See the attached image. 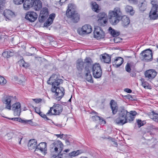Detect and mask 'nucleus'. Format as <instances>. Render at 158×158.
Returning <instances> with one entry per match:
<instances>
[{
  "instance_id": "2f4dec72",
  "label": "nucleus",
  "mask_w": 158,
  "mask_h": 158,
  "mask_svg": "<svg viewBox=\"0 0 158 158\" xmlns=\"http://www.w3.org/2000/svg\"><path fill=\"white\" fill-rule=\"evenodd\" d=\"M109 30L111 35L113 37H116L119 35L120 34V33L119 32L115 31L111 27L109 28Z\"/></svg>"
},
{
  "instance_id": "09e8293b",
  "label": "nucleus",
  "mask_w": 158,
  "mask_h": 158,
  "mask_svg": "<svg viewBox=\"0 0 158 158\" xmlns=\"http://www.w3.org/2000/svg\"><path fill=\"white\" fill-rule=\"evenodd\" d=\"M142 85L145 88H148V83L146 81H142Z\"/></svg>"
},
{
  "instance_id": "680f3d73",
  "label": "nucleus",
  "mask_w": 158,
  "mask_h": 158,
  "mask_svg": "<svg viewBox=\"0 0 158 158\" xmlns=\"http://www.w3.org/2000/svg\"><path fill=\"white\" fill-rule=\"evenodd\" d=\"M33 100L36 103H39L41 101V99H33Z\"/></svg>"
},
{
  "instance_id": "13d9d810",
  "label": "nucleus",
  "mask_w": 158,
  "mask_h": 158,
  "mask_svg": "<svg viewBox=\"0 0 158 158\" xmlns=\"http://www.w3.org/2000/svg\"><path fill=\"white\" fill-rule=\"evenodd\" d=\"M157 2V1L156 0H153L151 1V3L153 6H154L155 5H158L156 4V3Z\"/></svg>"
},
{
  "instance_id": "ddd939ff",
  "label": "nucleus",
  "mask_w": 158,
  "mask_h": 158,
  "mask_svg": "<svg viewBox=\"0 0 158 158\" xmlns=\"http://www.w3.org/2000/svg\"><path fill=\"white\" fill-rule=\"evenodd\" d=\"M56 76L55 75H52L50 77L49 80L47 81L48 84H51V83H49V82L51 80L53 81V80H55L54 81L52 82V88H57V87H58V86L60 84L63 83V80L62 79L57 78H56V79H53V78H55Z\"/></svg>"
},
{
  "instance_id": "8fccbe9b",
  "label": "nucleus",
  "mask_w": 158,
  "mask_h": 158,
  "mask_svg": "<svg viewBox=\"0 0 158 158\" xmlns=\"http://www.w3.org/2000/svg\"><path fill=\"white\" fill-rule=\"evenodd\" d=\"M53 107H51L50 108V110L48 111V113H47V115H55L54 114H53V111L52 110H53Z\"/></svg>"
},
{
  "instance_id": "4c0bfd02",
  "label": "nucleus",
  "mask_w": 158,
  "mask_h": 158,
  "mask_svg": "<svg viewBox=\"0 0 158 158\" xmlns=\"http://www.w3.org/2000/svg\"><path fill=\"white\" fill-rule=\"evenodd\" d=\"M19 62L20 65L24 67L27 68L29 66L28 63L25 62L23 59L20 60Z\"/></svg>"
},
{
  "instance_id": "4468645a",
  "label": "nucleus",
  "mask_w": 158,
  "mask_h": 158,
  "mask_svg": "<svg viewBox=\"0 0 158 158\" xmlns=\"http://www.w3.org/2000/svg\"><path fill=\"white\" fill-rule=\"evenodd\" d=\"M21 104L19 102H16L11 106L12 109L14 111L15 116H19L21 112Z\"/></svg>"
},
{
  "instance_id": "39448f33",
  "label": "nucleus",
  "mask_w": 158,
  "mask_h": 158,
  "mask_svg": "<svg viewBox=\"0 0 158 158\" xmlns=\"http://www.w3.org/2000/svg\"><path fill=\"white\" fill-rule=\"evenodd\" d=\"M152 50L148 49L141 52L140 54V58L142 60L148 62L152 60Z\"/></svg>"
},
{
  "instance_id": "aec40b11",
  "label": "nucleus",
  "mask_w": 158,
  "mask_h": 158,
  "mask_svg": "<svg viewBox=\"0 0 158 158\" xmlns=\"http://www.w3.org/2000/svg\"><path fill=\"white\" fill-rule=\"evenodd\" d=\"M135 66V64L133 62H128L126 65L125 69L126 71L130 73L131 72V70H134Z\"/></svg>"
},
{
  "instance_id": "a18cd8bd",
  "label": "nucleus",
  "mask_w": 158,
  "mask_h": 158,
  "mask_svg": "<svg viewBox=\"0 0 158 158\" xmlns=\"http://www.w3.org/2000/svg\"><path fill=\"white\" fill-rule=\"evenodd\" d=\"M52 22L50 20H48V19L44 23V26L45 27H47L50 25Z\"/></svg>"
},
{
  "instance_id": "e2e57ef3",
  "label": "nucleus",
  "mask_w": 158,
  "mask_h": 158,
  "mask_svg": "<svg viewBox=\"0 0 158 158\" xmlns=\"http://www.w3.org/2000/svg\"><path fill=\"white\" fill-rule=\"evenodd\" d=\"M126 91L128 93H131L132 92V90L129 89L127 88L126 89Z\"/></svg>"
},
{
  "instance_id": "c03bdc74",
  "label": "nucleus",
  "mask_w": 158,
  "mask_h": 158,
  "mask_svg": "<svg viewBox=\"0 0 158 158\" xmlns=\"http://www.w3.org/2000/svg\"><path fill=\"white\" fill-rule=\"evenodd\" d=\"M104 20L103 19H98V22L99 23L100 25L103 26H105L107 23V22L105 23Z\"/></svg>"
},
{
  "instance_id": "c756f323",
  "label": "nucleus",
  "mask_w": 158,
  "mask_h": 158,
  "mask_svg": "<svg viewBox=\"0 0 158 158\" xmlns=\"http://www.w3.org/2000/svg\"><path fill=\"white\" fill-rule=\"evenodd\" d=\"M149 115L150 118L156 122H158V114L154 111H152Z\"/></svg>"
},
{
  "instance_id": "dca6fc26",
  "label": "nucleus",
  "mask_w": 158,
  "mask_h": 158,
  "mask_svg": "<svg viewBox=\"0 0 158 158\" xmlns=\"http://www.w3.org/2000/svg\"><path fill=\"white\" fill-rule=\"evenodd\" d=\"M53 114L55 115H59L62 111V106L60 104H55L53 106Z\"/></svg>"
},
{
  "instance_id": "ea45409f",
  "label": "nucleus",
  "mask_w": 158,
  "mask_h": 158,
  "mask_svg": "<svg viewBox=\"0 0 158 158\" xmlns=\"http://www.w3.org/2000/svg\"><path fill=\"white\" fill-rule=\"evenodd\" d=\"M48 17L40 14L39 17V20L40 23H43Z\"/></svg>"
},
{
  "instance_id": "bb28decb",
  "label": "nucleus",
  "mask_w": 158,
  "mask_h": 158,
  "mask_svg": "<svg viewBox=\"0 0 158 158\" xmlns=\"http://www.w3.org/2000/svg\"><path fill=\"white\" fill-rule=\"evenodd\" d=\"M4 16L8 19L12 17L14 15V13L9 10H6L4 11L3 14Z\"/></svg>"
},
{
  "instance_id": "f8f14e48",
  "label": "nucleus",
  "mask_w": 158,
  "mask_h": 158,
  "mask_svg": "<svg viewBox=\"0 0 158 158\" xmlns=\"http://www.w3.org/2000/svg\"><path fill=\"white\" fill-rule=\"evenodd\" d=\"M38 15L34 11H28L26 13L25 18L31 22H34L37 19Z\"/></svg>"
},
{
  "instance_id": "72a5a7b5",
  "label": "nucleus",
  "mask_w": 158,
  "mask_h": 158,
  "mask_svg": "<svg viewBox=\"0 0 158 158\" xmlns=\"http://www.w3.org/2000/svg\"><path fill=\"white\" fill-rule=\"evenodd\" d=\"M40 14L46 17H48V10L47 7H44L41 10Z\"/></svg>"
},
{
  "instance_id": "49530a36",
  "label": "nucleus",
  "mask_w": 158,
  "mask_h": 158,
  "mask_svg": "<svg viewBox=\"0 0 158 158\" xmlns=\"http://www.w3.org/2000/svg\"><path fill=\"white\" fill-rule=\"evenodd\" d=\"M24 0H14V3L16 5H19L22 4Z\"/></svg>"
},
{
  "instance_id": "6e6d98bb",
  "label": "nucleus",
  "mask_w": 158,
  "mask_h": 158,
  "mask_svg": "<svg viewBox=\"0 0 158 158\" xmlns=\"http://www.w3.org/2000/svg\"><path fill=\"white\" fill-rule=\"evenodd\" d=\"M129 2L131 3L136 4L137 3V0H128Z\"/></svg>"
},
{
  "instance_id": "393cba45",
  "label": "nucleus",
  "mask_w": 158,
  "mask_h": 158,
  "mask_svg": "<svg viewBox=\"0 0 158 158\" xmlns=\"http://www.w3.org/2000/svg\"><path fill=\"white\" fill-rule=\"evenodd\" d=\"M28 146L29 149L31 150L35 148L36 149L37 147V142L35 140V139L30 140L28 143Z\"/></svg>"
},
{
  "instance_id": "c85d7f7f",
  "label": "nucleus",
  "mask_w": 158,
  "mask_h": 158,
  "mask_svg": "<svg viewBox=\"0 0 158 158\" xmlns=\"http://www.w3.org/2000/svg\"><path fill=\"white\" fill-rule=\"evenodd\" d=\"M128 114L129 116V121L131 122L133 121L137 114V113L135 111H131L129 112L128 111Z\"/></svg>"
},
{
  "instance_id": "a878e982",
  "label": "nucleus",
  "mask_w": 158,
  "mask_h": 158,
  "mask_svg": "<svg viewBox=\"0 0 158 158\" xmlns=\"http://www.w3.org/2000/svg\"><path fill=\"white\" fill-rule=\"evenodd\" d=\"M68 9L66 11V15H69L71 13H72L75 12V9L76 8V6L72 4H69L68 6Z\"/></svg>"
},
{
  "instance_id": "e433bc0d",
  "label": "nucleus",
  "mask_w": 158,
  "mask_h": 158,
  "mask_svg": "<svg viewBox=\"0 0 158 158\" xmlns=\"http://www.w3.org/2000/svg\"><path fill=\"white\" fill-rule=\"evenodd\" d=\"M81 153V152H80V151L79 150H77L76 151H74L70 153L69 154V155L67 154L68 156H67V157L68 156H69L71 157L72 156H78V155L80 154Z\"/></svg>"
},
{
  "instance_id": "f704fd0d",
  "label": "nucleus",
  "mask_w": 158,
  "mask_h": 158,
  "mask_svg": "<svg viewBox=\"0 0 158 158\" xmlns=\"http://www.w3.org/2000/svg\"><path fill=\"white\" fill-rule=\"evenodd\" d=\"M17 121H18L19 122H21L23 123H29L31 125H32L33 124L31 120H23L21 118H17Z\"/></svg>"
},
{
  "instance_id": "f3484780",
  "label": "nucleus",
  "mask_w": 158,
  "mask_h": 158,
  "mask_svg": "<svg viewBox=\"0 0 158 158\" xmlns=\"http://www.w3.org/2000/svg\"><path fill=\"white\" fill-rule=\"evenodd\" d=\"M67 16L70 18L74 23H77L80 19V15L75 11L72 13H71Z\"/></svg>"
},
{
  "instance_id": "473e14b6",
  "label": "nucleus",
  "mask_w": 158,
  "mask_h": 158,
  "mask_svg": "<svg viewBox=\"0 0 158 158\" xmlns=\"http://www.w3.org/2000/svg\"><path fill=\"white\" fill-rule=\"evenodd\" d=\"M125 10L126 12L129 13L132 15H133L135 13V11L133 10V7L129 6H126Z\"/></svg>"
},
{
  "instance_id": "69168bd1",
  "label": "nucleus",
  "mask_w": 158,
  "mask_h": 158,
  "mask_svg": "<svg viewBox=\"0 0 158 158\" xmlns=\"http://www.w3.org/2000/svg\"><path fill=\"white\" fill-rule=\"evenodd\" d=\"M130 75L132 77H135L136 76V73H135L132 72L131 73Z\"/></svg>"
},
{
  "instance_id": "1a4fd4ad",
  "label": "nucleus",
  "mask_w": 158,
  "mask_h": 158,
  "mask_svg": "<svg viewBox=\"0 0 158 158\" xmlns=\"http://www.w3.org/2000/svg\"><path fill=\"white\" fill-rule=\"evenodd\" d=\"M92 31V29L90 25L85 24L81 28H79L77 30V32L79 34L82 35L89 34Z\"/></svg>"
},
{
  "instance_id": "79ce46f5",
  "label": "nucleus",
  "mask_w": 158,
  "mask_h": 158,
  "mask_svg": "<svg viewBox=\"0 0 158 158\" xmlns=\"http://www.w3.org/2000/svg\"><path fill=\"white\" fill-rule=\"evenodd\" d=\"M6 83V80L3 77L0 76V84L3 85Z\"/></svg>"
},
{
  "instance_id": "58836bf2",
  "label": "nucleus",
  "mask_w": 158,
  "mask_h": 158,
  "mask_svg": "<svg viewBox=\"0 0 158 158\" xmlns=\"http://www.w3.org/2000/svg\"><path fill=\"white\" fill-rule=\"evenodd\" d=\"M92 10L96 12H98V6L96 2H92Z\"/></svg>"
},
{
  "instance_id": "de8ad7c7",
  "label": "nucleus",
  "mask_w": 158,
  "mask_h": 158,
  "mask_svg": "<svg viewBox=\"0 0 158 158\" xmlns=\"http://www.w3.org/2000/svg\"><path fill=\"white\" fill-rule=\"evenodd\" d=\"M55 17V14H52L49 15V17L48 18V20H50L52 22Z\"/></svg>"
},
{
  "instance_id": "7ed1b4c3",
  "label": "nucleus",
  "mask_w": 158,
  "mask_h": 158,
  "mask_svg": "<svg viewBox=\"0 0 158 158\" xmlns=\"http://www.w3.org/2000/svg\"><path fill=\"white\" fill-rule=\"evenodd\" d=\"M118 116L114 120L115 124L123 125L129 121V116L127 111L123 106L120 107L118 111Z\"/></svg>"
},
{
  "instance_id": "603ef678",
  "label": "nucleus",
  "mask_w": 158,
  "mask_h": 158,
  "mask_svg": "<svg viewBox=\"0 0 158 158\" xmlns=\"http://www.w3.org/2000/svg\"><path fill=\"white\" fill-rule=\"evenodd\" d=\"M137 123L138 125V127H140L141 126L143 125V123L142 121L139 119H138L137 121Z\"/></svg>"
},
{
  "instance_id": "423d86ee",
  "label": "nucleus",
  "mask_w": 158,
  "mask_h": 158,
  "mask_svg": "<svg viewBox=\"0 0 158 158\" xmlns=\"http://www.w3.org/2000/svg\"><path fill=\"white\" fill-rule=\"evenodd\" d=\"M51 91L52 92H55L56 99L59 101L63 97L64 94V89L62 87H57V88H52Z\"/></svg>"
},
{
  "instance_id": "a211bd4d",
  "label": "nucleus",
  "mask_w": 158,
  "mask_h": 158,
  "mask_svg": "<svg viewBox=\"0 0 158 158\" xmlns=\"http://www.w3.org/2000/svg\"><path fill=\"white\" fill-rule=\"evenodd\" d=\"M47 143L45 142L41 143L37 146L35 150V151L40 150L41 152L44 153L47 151Z\"/></svg>"
},
{
  "instance_id": "9d476101",
  "label": "nucleus",
  "mask_w": 158,
  "mask_h": 158,
  "mask_svg": "<svg viewBox=\"0 0 158 158\" xmlns=\"http://www.w3.org/2000/svg\"><path fill=\"white\" fill-rule=\"evenodd\" d=\"M149 17L151 19H158V5H155L152 7Z\"/></svg>"
},
{
  "instance_id": "6ab92c4d",
  "label": "nucleus",
  "mask_w": 158,
  "mask_h": 158,
  "mask_svg": "<svg viewBox=\"0 0 158 158\" xmlns=\"http://www.w3.org/2000/svg\"><path fill=\"white\" fill-rule=\"evenodd\" d=\"M123 59L120 57H118L114 59V61H113V65L115 68H118L123 63Z\"/></svg>"
},
{
  "instance_id": "cd10ccee",
  "label": "nucleus",
  "mask_w": 158,
  "mask_h": 158,
  "mask_svg": "<svg viewBox=\"0 0 158 158\" xmlns=\"http://www.w3.org/2000/svg\"><path fill=\"white\" fill-rule=\"evenodd\" d=\"M98 19H102L104 20L105 23L107 22L108 19L107 15L103 12H101L99 13L98 15Z\"/></svg>"
},
{
  "instance_id": "9b49d317",
  "label": "nucleus",
  "mask_w": 158,
  "mask_h": 158,
  "mask_svg": "<svg viewBox=\"0 0 158 158\" xmlns=\"http://www.w3.org/2000/svg\"><path fill=\"white\" fill-rule=\"evenodd\" d=\"M94 33L95 38L97 39L103 38L105 36L104 32L101 30V28L98 26L95 27Z\"/></svg>"
},
{
  "instance_id": "412c9836",
  "label": "nucleus",
  "mask_w": 158,
  "mask_h": 158,
  "mask_svg": "<svg viewBox=\"0 0 158 158\" xmlns=\"http://www.w3.org/2000/svg\"><path fill=\"white\" fill-rule=\"evenodd\" d=\"M110 105L112 113L114 115L116 114L118 110V106L117 103L113 100L110 102Z\"/></svg>"
},
{
  "instance_id": "3c124183",
  "label": "nucleus",
  "mask_w": 158,
  "mask_h": 158,
  "mask_svg": "<svg viewBox=\"0 0 158 158\" xmlns=\"http://www.w3.org/2000/svg\"><path fill=\"white\" fill-rule=\"evenodd\" d=\"M149 129L150 130H154L158 132V127H156L153 125H151L149 127Z\"/></svg>"
},
{
  "instance_id": "20e7f679",
  "label": "nucleus",
  "mask_w": 158,
  "mask_h": 158,
  "mask_svg": "<svg viewBox=\"0 0 158 158\" xmlns=\"http://www.w3.org/2000/svg\"><path fill=\"white\" fill-rule=\"evenodd\" d=\"M23 6L24 9L26 10L32 7L35 10H39L41 8L42 5L40 0H26Z\"/></svg>"
},
{
  "instance_id": "c9c22d12",
  "label": "nucleus",
  "mask_w": 158,
  "mask_h": 158,
  "mask_svg": "<svg viewBox=\"0 0 158 158\" xmlns=\"http://www.w3.org/2000/svg\"><path fill=\"white\" fill-rule=\"evenodd\" d=\"M86 79V80L91 83L93 82V80L90 72H87L85 73Z\"/></svg>"
},
{
  "instance_id": "b1692460",
  "label": "nucleus",
  "mask_w": 158,
  "mask_h": 158,
  "mask_svg": "<svg viewBox=\"0 0 158 158\" xmlns=\"http://www.w3.org/2000/svg\"><path fill=\"white\" fill-rule=\"evenodd\" d=\"M147 3L145 0H140L138 6L140 10L141 11H145L147 8Z\"/></svg>"
},
{
  "instance_id": "2eb2a0df",
  "label": "nucleus",
  "mask_w": 158,
  "mask_h": 158,
  "mask_svg": "<svg viewBox=\"0 0 158 158\" xmlns=\"http://www.w3.org/2000/svg\"><path fill=\"white\" fill-rule=\"evenodd\" d=\"M157 73L154 69H149L146 71L144 75L146 78L149 79H152L154 78L157 75Z\"/></svg>"
},
{
  "instance_id": "0e129e2a",
  "label": "nucleus",
  "mask_w": 158,
  "mask_h": 158,
  "mask_svg": "<svg viewBox=\"0 0 158 158\" xmlns=\"http://www.w3.org/2000/svg\"><path fill=\"white\" fill-rule=\"evenodd\" d=\"M89 66H88L87 65V66H86L85 68V70L87 72H90L89 70Z\"/></svg>"
},
{
  "instance_id": "37998d69",
  "label": "nucleus",
  "mask_w": 158,
  "mask_h": 158,
  "mask_svg": "<svg viewBox=\"0 0 158 158\" xmlns=\"http://www.w3.org/2000/svg\"><path fill=\"white\" fill-rule=\"evenodd\" d=\"M57 138H60V139H66V137L67 135H64L63 134H55Z\"/></svg>"
},
{
  "instance_id": "4be33fe9",
  "label": "nucleus",
  "mask_w": 158,
  "mask_h": 158,
  "mask_svg": "<svg viewBox=\"0 0 158 158\" xmlns=\"http://www.w3.org/2000/svg\"><path fill=\"white\" fill-rule=\"evenodd\" d=\"M77 68L79 74L81 73L84 68V62L81 59L77 60Z\"/></svg>"
},
{
  "instance_id": "4d7b16f0",
  "label": "nucleus",
  "mask_w": 158,
  "mask_h": 158,
  "mask_svg": "<svg viewBox=\"0 0 158 158\" xmlns=\"http://www.w3.org/2000/svg\"><path fill=\"white\" fill-rule=\"evenodd\" d=\"M34 109L35 110V112L38 114L41 112L40 109L37 107H35L34 108Z\"/></svg>"
},
{
  "instance_id": "774afa93",
  "label": "nucleus",
  "mask_w": 158,
  "mask_h": 158,
  "mask_svg": "<svg viewBox=\"0 0 158 158\" xmlns=\"http://www.w3.org/2000/svg\"><path fill=\"white\" fill-rule=\"evenodd\" d=\"M54 124L56 125V126H57L58 127H61V124H55V123H54Z\"/></svg>"
},
{
  "instance_id": "338daca9",
  "label": "nucleus",
  "mask_w": 158,
  "mask_h": 158,
  "mask_svg": "<svg viewBox=\"0 0 158 158\" xmlns=\"http://www.w3.org/2000/svg\"><path fill=\"white\" fill-rule=\"evenodd\" d=\"M118 39H119V38L116 37L114 39V41L115 43H118V41L117 40Z\"/></svg>"
},
{
  "instance_id": "864d4df0",
  "label": "nucleus",
  "mask_w": 158,
  "mask_h": 158,
  "mask_svg": "<svg viewBox=\"0 0 158 158\" xmlns=\"http://www.w3.org/2000/svg\"><path fill=\"white\" fill-rule=\"evenodd\" d=\"M99 120V123L101 124L104 125L106 123L105 120L103 118L101 117H100V118Z\"/></svg>"
},
{
  "instance_id": "bf43d9fd",
  "label": "nucleus",
  "mask_w": 158,
  "mask_h": 158,
  "mask_svg": "<svg viewBox=\"0 0 158 158\" xmlns=\"http://www.w3.org/2000/svg\"><path fill=\"white\" fill-rule=\"evenodd\" d=\"M42 117L44 118V117H46V115L43 114L42 112H41L39 114Z\"/></svg>"
},
{
  "instance_id": "7c9ffc66",
  "label": "nucleus",
  "mask_w": 158,
  "mask_h": 158,
  "mask_svg": "<svg viewBox=\"0 0 158 158\" xmlns=\"http://www.w3.org/2000/svg\"><path fill=\"white\" fill-rule=\"evenodd\" d=\"M14 54V52L13 51H7L3 52L2 54V55L4 57L8 58L13 56Z\"/></svg>"
},
{
  "instance_id": "6e6552de",
  "label": "nucleus",
  "mask_w": 158,
  "mask_h": 158,
  "mask_svg": "<svg viewBox=\"0 0 158 158\" xmlns=\"http://www.w3.org/2000/svg\"><path fill=\"white\" fill-rule=\"evenodd\" d=\"M92 71L94 77L98 78L101 77L102 71L100 65L99 64H95L92 67Z\"/></svg>"
},
{
  "instance_id": "052dcab7",
  "label": "nucleus",
  "mask_w": 158,
  "mask_h": 158,
  "mask_svg": "<svg viewBox=\"0 0 158 158\" xmlns=\"http://www.w3.org/2000/svg\"><path fill=\"white\" fill-rule=\"evenodd\" d=\"M65 139V142L66 144L68 146L70 145V142L69 141V140L68 139H66H66Z\"/></svg>"
},
{
  "instance_id": "f03ea898",
  "label": "nucleus",
  "mask_w": 158,
  "mask_h": 158,
  "mask_svg": "<svg viewBox=\"0 0 158 158\" xmlns=\"http://www.w3.org/2000/svg\"><path fill=\"white\" fill-rule=\"evenodd\" d=\"M64 144L60 140H56L51 143L50 146L51 158H67V154L62 153Z\"/></svg>"
},
{
  "instance_id": "a19ab883",
  "label": "nucleus",
  "mask_w": 158,
  "mask_h": 158,
  "mask_svg": "<svg viewBox=\"0 0 158 158\" xmlns=\"http://www.w3.org/2000/svg\"><path fill=\"white\" fill-rule=\"evenodd\" d=\"M84 60L85 63H86L88 66H89L90 65H91L92 60L91 58H86Z\"/></svg>"
},
{
  "instance_id": "0eeeda50",
  "label": "nucleus",
  "mask_w": 158,
  "mask_h": 158,
  "mask_svg": "<svg viewBox=\"0 0 158 158\" xmlns=\"http://www.w3.org/2000/svg\"><path fill=\"white\" fill-rule=\"evenodd\" d=\"M13 100V97L11 96L6 95L2 98L3 103L5 105V108L8 110H11V104Z\"/></svg>"
},
{
  "instance_id": "5fc2aeb1",
  "label": "nucleus",
  "mask_w": 158,
  "mask_h": 158,
  "mask_svg": "<svg viewBox=\"0 0 158 158\" xmlns=\"http://www.w3.org/2000/svg\"><path fill=\"white\" fill-rule=\"evenodd\" d=\"M100 117L97 115H95L92 117V118L94 121L99 120Z\"/></svg>"
},
{
  "instance_id": "f257e3e1",
  "label": "nucleus",
  "mask_w": 158,
  "mask_h": 158,
  "mask_svg": "<svg viewBox=\"0 0 158 158\" xmlns=\"http://www.w3.org/2000/svg\"><path fill=\"white\" fill-rule=\"evenodd\" d=\"M108 17L110 23L113 25H117L121 20L122 25L125 27L130 23L129 18L126 15L123 16L121 9L118 7L115 8L113 10L109 11Z\"/></svg>"
},
{
  "instance_id": "5701e85b",
  "label": "nucleus",
  "mask_w": 158,
  "mask_h": 158,
  "mask_svg": "<svg viewBox=\"0 0 158 158\" xmlns=\"http://www.w3.org/2000/svg\"><path fill=\"white\" fill-rule=\"evenodd\" d=\"M101 61L104 63L109 64L111 61V56L108 54L105 53L101 55Z\"/></svg>"
}]
</instances>
